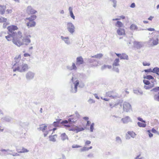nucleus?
<instances>
[{
  "label": "nucleus",
  "instance_id": "obj_61",
  "mask_svg": "<svg viewBox=\"0 0 159 159\" xmlns=\"http://www.w3.org/2000/svg\"><path fill=\"white\" fill-rule=\"evenodd\" d=\"M89 102H93L94 103L95 102L94 100L92 99H90L89 100Z\"/></svg>",
  "mask_w": 159,
  "mask_h": 159
},
{
  "label": "nucleus",
  "instance_id": "obj_41",
  "mask_svg": "<svg viewBox=\"0 0 159 159\" xmlns=\"http://www.w3.org/2000/svg\"><path fill=\"white\" fill-rule=\"evenodd\" d=\"M61 120H59L58 121H57L54 122H53V124L55 126H58L59 125L60 121Z\"/></svg>",
  "mask_w": 159,
  "mask_h": 159
},
{
  "label": "nucleus",
  "instance_id": "obj_16",
  "mask_svg": "<svg viewBox=\"0 0 159 159\" xmlns=\"http://www.w3.org/2000/svg\"><path fill=\"white\" fill-rule=\"evenodd\" d=\"M47 126L45 124H42L40 125V127L38 128V129L44 132L45 130L47 129Z\"/></svg>",
  "mask_w": 159,
  "mask_h": 159
},
{
  "label": "nucleus",
  "instance_id": "obj_5",
  "mask_svg": "<svg viewBox=\"0 0 159 159\" xmlns=\"http://www.w3.org/2000/svg\"><path fill=\"white\" fill-rule=\"evenodd\" d=\"M12 12V10L11 9H8L6 10V7L4 5H0V13L1 15L11 13Z\"/></svg>",
  "mask_w": 159,
  "mask_h": 159
},
{
  "label": "nucleus",
  "instance_id": "obj_43",
  "mask_svg": "<svg viewBox=\"0 0 159 159\" xmlns=\"http://www.w3.org/2000/svg\"><path fill=\"white\" fill-rule=\"evenodd\" d=\"M11 36L13 37V36L11 35ZM11 35L10 34L8 35L7 36H6V39H7V40L8 41H11Z\"/></svg>",
  "mask_w": 159,
  "mask_h": 159
},
{
  "label": "nucleus",
  "instance_id": "obj_36",
  "mask_svg": "<svg viewBox=\"0 0 159 159\" xmlns=\"http://www.w3.org/2000/svg\"><path fill=\"white\" fill-rule=\"evenodd\" d=\"M125 18V16H119V18L113 19H112V20H113V21L118 20H120L121 19H124Z\"/></svg>",
  "mask_w": 159,
  "mask_h": 159
},
{
  "label": "nucleus",
  "instance_id": "obj_44",
  "mask_svg": "<svg viewBox=\"0 0 159 159\" xmlns=\"http://www.w3.org/2000/svg\"><path fill=\"white\" fill-rule=\"evenodd\" d=\"M63 125L66 127V129L67 130H68L67 129L71 128H72V127H73V126H71L70 125Z\"/></svg>",
  "mask_w": 159,
  "mask_h": 159
},
{
  "label": "nucleus",
  "instance_id": "obj_63",
  "mask_svg": "<svg viewBox=\"0 0 159 159\" xmlns=\"http://www.w3.org/2000/svg\"><path fill=\"white\" fill-rule=\"evenodd\" d=\"M91 123V122L89 120H87V125H89Z\"/></svg>",
  "mask_w": 159,
  "mask_h": 159
},
{
  "label": "nucleus",
  "instance_id": "obj_7",
  "mask_svg": "<svg viewBox=\"0 0 159 159\" xmlns=\"http://www.w3.org/2000/svg\"><path fill=\"white\" fill-rule=\"evenodd\" d=\"M123 108L124 111L128 112L132 110V107L129 103L125 102L123 104Z\"/></svg>",
  "mask_w": 159,
  "mask_h": 159
},
{
  "label": "nucleus",
  "instance_id": "obj_58",
  "mask_svg": "<svg viewBox=\"0 0 159 159\" xmlns=\"http://www.w3.org/2000/svg\"><path fill=\"white\" fill-rule=\"evenodd\" d=\"M101 98L102 99L105 101H108L109 100V99H108L107 98H103L102 97Z\"/></svg>",
  "mask_w": 159,
  "mask_h": 159
},
{
  "label": "nucleus",
  "instance_id": "obj_15",
  "mask_svg": "<svg viewBox=\"0 0 159 159\" xmlns=\"http://www.w3.org/2000/svg\"><path fill=\"white\" fill-rule=\"evenodd\" d=\"M89 63L91 66H98V62L94 60H90Z\"/></svg>",
  "mask_w": 159,
  "mask_h": 159
},
{
  "label": "nucleus",
  "instance_id": "obj_25",
  "mask_svg": "<svg viewBox=\"0 0 159 159\" xmlns=\"http://www.w3.org/2000/svg\"><path fill=\"white\" fill-rule=\"evenodd\" d=\"M128 56L125 53H122L120 57V59L128 60Z\"/></svg>",
  "mask_w": 159,
  "mask_h": 159
},
{
  "label": "nucleus",
  "instance_id": "obj_17",
  "mask_svg": "<svg viewBox=\"0 0 159 159\" xmlns=\"http://www.w3.org/2000/svg\"><path fill=\"white\" fill-rule=\"evenodd\" d=\"M158 39L157 38L155 39L153 38H152L150 39L149 41L150 42H152L153 45H156L158 44Z\"/></svg>",
  "mask_w": 159,
  "mask_h": 159
},
{
  "label": "nucleus",
  "instance_id": "obj_11",
  "mask_svg": "<svg viewBox=\"0 0 159 159\" xmlns=\"http://www.w3.org/2000/svg\"><path fill=\"white\" fill-rule=\"evenodd\" d=\"M78 117L76 115H73L70 116V118L68 119L69 122L75 123L77 121Z\"/></svg>",
  "mask_w": 159,
  "mask_h": 159
},
{
  "label": "nucleus",
  "instance_id": "obj_14",
  "mask_svg": "<svg viewBox=\"0 0 159 159\" xmlns=\"http://www.w3.org/2000/svg\"><path fill=\"white\" fill-rule=\"evenodd\" d=\"M134 45L135 48L137 49H139L142 48L143 46V45L141 42L135 41L134 42Z\"/></svg>",
  "mask_w": 159,
  "mask_h": 159
},
{
  "label": "nucleus",
  "instance_id": "obj_48",
  "mask_svg": "<svg viewBox=\"0 0 159 159\" xmlns=\"http://www.w3.org/2000/svg\"><path fill=\"white\" fill-rule=\"evenodd\" d=\"M72 69L73 70H76V67L75 65V63H73L72 64Z\"/></svg>",
  "mask_w": 159,
  "mask_h": 159
},
{
  "label": "nucleus",
  "instance_id": "obj_8",
  "mask_svg": "<svg viewBox=\"0 0 159 159\" xmlns=\"http://www.w3.org/2000/svg\"><path fill=\"white\" fill-rule=\"evenodd\" d=\"M26 11L28 15L31 16L35 15V14L37 12V11L31 6H29L27 7Z\"/></svg>",
  "mask_w": 159,
  "mask_h": 159
},
{
  "label": "nucleus",
  "instance_id": "obj_1",
  "mask_svg": "<svg viewBox=\"0 0 159 159\" xmlns=\"http://www.w3.org/2000/svg\"><path fill=\"white\" fill-rule=\"evenodd\" d=\"M18 29L16 26L13 25H10L7 27L8 31L13 36L12 42L19 47L24 45H28L31 41L28 36H23L22 33L20 31H18L17 33L14 32V31L17 30Z\"/></svg>",
  "mask_w": 159,
  "mask_h": 159
},
{
  "label": "nucleus",
  "instance_id": "obj_3",
  "mask_svg": "<svg viewBox=\"0 0 159 159\" xmlns=\"http://www.w3.org/2000/svg\"><path fill=\"white\" fill-rule=\"evenodd\" d=\"M29 68V67L27 64L23 63L21 65H20L17 67H15L13 69V71H15L18 70L22 72L27 71Z\"/></svg>",
  "mask_w": 159,
  "mask_h": 159
},
{
  "label": "nucleus",
  "instance_id": "obj_20",
  "mask_svg": "<svg viewBox=\"0 0 159 159\" xmlns=\"http://www.w3.org/2000/svg\"><path fill=\"white\" fill-rule=\"evenodd\" d=\"M120 61L119 59V58H116L114 60L113 64L112 66L113 67L115 66H119V62Z\"/></svg>",
  "mask_w": 159,
  "mask_h": 159
},
{
  "label": "nucleus",
  "instance_id": "obj_55",
  "mask_svg": "<svg viewBox=\"0 0 159 159\" xmlns=\"http://www.w3.org/2000/svg\"><path fill=\"white\" fill-rule=\"evenodd\" d=\"M68 120L67 121V120H63L61 122V123L62 124H67L68 123Z\"/></svg>",
  "mask_w": 159,
  "mask_h": 159
},
{
  "label": "nucleus",
  "instance_id": "obj_27",
  "mask_svg": "<svg viewBox=\"0 0 159 159\" xmlns=\"http://www.w3.org/2000/svg\"><path fill=\"white\" fill-rule=\"evenodd\" d=\"M56 137L57 136L56 135H51L49 137V140L50 141L54 142L56 140Z\"/></svg>",
  "mask_w": 159,
  "mask_h": 159
},
{
  "label": "nucleus",
  "instance_id": "obj_52",
  "mask_svg": "<svg viewBox=\"0 0 159 159\" xmlns=\"http://www.w3.org/2000/svg\"><path fill=\"white\" fill-rule=\"evenodd\" d=\"M138 120H139V121L142 122H145V120H143V119L141 117H139L138 118Z\"/></svg>",
  "mask_w": 159,
  "mask_h": 159
},
{
  "label": "nucleus",
  "instance_id": "obj_22",
  "mask_svg": "<svg viewBox=\"0 0 159 159\" xmlns=\"http://www.w3.org/2000/svg\"><path fill=\"white\" fill-rule=\"evenodd\" d=\"M28 152V150L24 148H22L21 149H18V152L19 153H25Z\"/></svg>",
  "mask_w": 159,
  "mask_h": 159
},
{
  "label": "nucleus",
  "instance_id": "obj_13",
  "mask_svg": "<svg viewBox=\"0 0 159 159\" xmlns=\"http://www.w3.org/2000/svg\"><path fill=\"white\" fill-rule=\"evenodd\" d=\"M116 32L120 36H123L125 35V30L124 29L119 28Z\"/></svg>",
  "mask_w": 159,
  "mask_h": 159
},
{
  "label": "nucleus",
  "instance_id": "obj_53",
  "mask_svg": "<svg viewBox=\"0 0 159 159\" xmlns=\"http://www.w3.org/2000/svg\"><path fill=\"white\" fill-rule=\"evenodd\" d=\"M80 147H81V146H79V145H73L72 146V148H80Z\"/></svg>",
  "mask_w": 159,
  "mask_h": 159
},
{
  "label": "nucleus",
  "instance_id": "obj_26",
  "mask_svg": "<svg viewBox=\"0 0 159 159\" xmlns=\"http://www.w3.org/2000/svg\"><path fill=\"white\" fill-rule=\"evenodd\" d=\"M138 28L137 25L134 24H132L130 27V29L132 30H137Z\"/></svg>",
  "mask_w": 159,
  "mask_h": 159
},
{
  "label": "nucleus",
  "instance_id": "obj_34",
  "mask_svg": "<svg viewBox=\"0 0 159 159\" xmlns=\"http://www.w3.org/2000/svg\"><path fill=\"white\" fill-rule=\"evenodd\" d=\"M151 91H153L154 92H157L158 93H159V87H156L151 90Z\"/></svg>",
  "mask_w": 159,
  "mask_h": 159
},
{
  "label": "nucleus",
  "instance_id": "obj_50",
  "mask_svg": "<svg viewBox=\"0 0 159 159\" xmlns=\"http://www.w3.org/2000/svg\"><path fill=\"white\" fill-rule=\"evenodd\" d=\"M91 143V142L90 141H89V140H87L85 142V145H88L90 144Z\"/></svg>",
  "mask_w": 159,
  "mask_h": 159
},
{
  "label": "nucleus",
  "instance_id": "obj_31",
  "mask_svg": "<svg viewBox=\"0 0 159 159\" xmlns=\"http://www.w3.org/2000/svg\"><path fill=\"white\" fill-rule=\"evenodd\" d=\"M144 79H146L147 80H151L152 79L153 80V81H154V79L153 77L151 75H147L146 76L144 77Z\"/></svg>",
  "mask_w": 159,
  "mask_h": 159
},
{
  "label": "nucleus",
  "instance_id": "obj_54",
  "mask_svg": "<svg viewBox=\"0 0 159 159\" xmlns=\"http://www.w3.org/2000/svg\"><path fill=\"white\" fill-rule=\"evenodd\" d=\"M147 30L149 31H154L155 30L153 28H148Z\"/></svg>",
  "mask_w": 159,
  "mask_h": 159
},
{
  "label": "nucleus",
  "instance_id": "obj_35",
  "mask_svg": "<svg viewBox=\"0 0 159 159\" xmlns=\"http://www.w3.org/2000/svg\"><path fill=\"white\" fill-rule=\"evenodd\" d=\"M128 134L131 137L134 138L136 135L135 133L133 131H129Z\"/></svg>",
  "mask_w": 159,
  "mask_h": 159
},
{
  "label": "nucleus",
  "instance_id": "obj_56",
  "mask_svg": "<svg viewBox=\"0 0 159 159\" xmlns=\"http://www.w3.org/2000/svg\"><path fill=\"white\" fill-rule=\"evenodd\" d=\"M24 56L25 57H30V55L28 53H25L24 54Z\"/></svg>",
  "mask_w": 159,
  "mask_h": 159
},
{
  "label": "nucleus",
  "instance_id": "obj_33",
  "mask_svg": "<svg viewBox=\"0 0 159 159\" xmlns=\"http://www.w3.org/2000/svg\"><path fill=\"white\" fill-rule=\"evenodd\" d=\"M152 72L157 74H158V73L159 72V68L157 67L154 68L152 70Z\"/></svg>",
  "mask_w": 159,
  "mask_h": 159
},
{
  "label": "nucleus",
  "instance_id": "obj_40",
  "mask_svg": "<svg viewBox=\"0 0 159 159\" xmlns=\"http://www.w3.org/2000/svg\"><path fill=\"white\" fill-rule=\"evenodd\" d=\"M152 34H153L156 37H159V31H156L155 32L152 33Z\"/></svg>",
  "mask_w": 159,
  "mask_h": 159
},
{
  "label": "nucleus",
  "instance_id": "obj_51",
  "mask_svg": "<svg viewBox=\"0 0 159 159\" xmlns=\"http://www.w3.org/2000/svg\"><path fill=\"white\" fill-rule=\"evenodd\" d=\"M144 71L145 72H152V70L151 69H148L145 70Z\"/></svg>",
  "mask_w": 159,
  "mask_h": 159
},
{
  "label": "nucleus",
  "instance_id": "obj_42",
  "mask_svg": "<svg viewBox=\"0 0 159 159\" xmlns=\"http://www.w3.org/2000/svg\"><path fill=\"white\" fill-rule=\"evenodd\" d=\"M61 137L63 139H65L67 138V136L65 133L61 134Z\"/></svg>",
  "mask_w": 159,
  "mask_h": 159
},
{
  "label": "nucleus",
  "instance_id": "obj_24",
  "mask_svg": "<svg viewBox=\"0 0 159 159\" xmlns=\"http://www.w3.org/2000/svg\"><path fill=\"white\" fill-rule=\"evenodd\" d=\"M115 25L116 27H118L119 28L123 27L124 26L123 23L120 21H117Z\"/></svg>",
  "mask_w": 159,
  "mask_h": 159
},
{
  "label": "nucleus",
  "instance_id": "obj_18",
  "mask_svg": "<svg viewBox=\"0 0 159 159\" xmlns=\"http://www.w3.org/2000/svg\"><path fill=\"white\" fill-rule=\"evenodd\" d=\"M84 63V60L82 57H80L76 58V64H81Z\"/></svg>",
  "mask_w": 159,
  "mask_h": 159
},
{
  "label": "nucleus",
  "instance_id": "obj_46",
  "mask_svg": "<svg viewBox=\"0 0 159 159\" xmlns=\"http://www.w3.org/2000/svg\"><path fill=\"white\" fill-rule=\"evenodd\" d=\"M94 123H92L91 125H90V130L91 131L93 132V129H94Z\"/></svg>",
  "mask_w": 159,
  "mask_h": 159
},
{
  "label": "nucleus",
  "instance_id": "obj_2",
  "mask_svg": "<svg viewBox=\"0 0 159 159\" xmlns=\"http://www.w3.org/2000/svg\"><path fill=\"white\" fill-rule=\"evenodd\" d=\"M37 18L36 15L31 16L30 17H27L25 19V23L28 28L35 27L36 25L34 21Z\"/></svg>",
  "mask_w": 159,
  "mask_h": 159
},
{
  "label": "nucleus",
  "instance_id": "obj_21",
  "mask_svg": "<svg viewBox=\"0 0 159 159\" xmlns=\"http://www.w3.org/2000/svg\"><path fill=\"white\" fill-rule=\"evenodd\" d=\"M112 68L111 65H104L101 67V69L102 70H104L107 69H111Z\"/></svg>",
  "mask_w": 159,
  "mask_h": 159
},
{
  "label": "nucleus",
  "instance_id": "obj_45",
  "mask_svg": "<svg viewBox=\"0 0 159 159\" xmlns=\"http://www.w3.org/2000/svg\"><path fill=\"white\" fill-rule=\"evenodd\" d=\"M143 65L144 66H149L150 65V63L149 62H147L146 61H144L143 62Z\"/></svg>",
  "mask_w": 159,
  "mask_h": 159
},
{
  "label": "nucleus",
  "instance_id": "obj_4",
  "mask_svg": "<svg viewBox=\"0 0 159 159\" xmlns=\"http://www.w3.org/2000/svg\"><path fill=\"white\" fill-rule=\"evenodd\" d=\"M143 82L145 84L144 87L146 89H150L154 86V81H152L151 82L148 80H143Z\"/></svg>",
  "mask_w": 159,
  "mask_h": 159
},
{
  "label": "nucleus",
  "instance_id": "obj_12",
  "mask_svg": "<svg viewBox=\"0 0 159 159\" xmlns=\"http://www.w3.org/2000/svg\"><path fill=\"white\" fill-rule=\"evenodd\" d=\"M120 103L119 100H114L111 102L109 103L110 107L111 108H112L114 107H116Z\"/></svg>",
  "mask_w": 159,
  "mask_h": 159
},
{
  "label": "nucleus",
  "instance_id": "obj_19",
  "mask_svg": "<svg viewBox=\"0 0 159 159\" xmlns=\"http://www.w3.org/2000/svg\"><path fill=\"white\" fill-rule=\"evenodd\" d=\"M111 93H113V91H110L107 93L106 95L108 96L113 98H114L117 97V95L111 94Z\"/></svg>",
  "mask_w": 159,
  "mask_h": 159
},
{
  "label": "nucleus",
  "instance_id": "obj_6",
  "mask_svg": "<svg viewBox=\"0 0 159 159\" xmlns=\"http://www.w3.org/2000/svg\"><path fill=\"white\" fill-rule=\"evenodd\" d=\"M85 127L84 126H82L81 125H79L77 126H73L71 128H68L67 129L69 131H75L76 133L82 131L84 130Z\"/></svg>",
  "mask_w": 159,
  "mask_h": 159
},
{
  "label": "nucleus",
  "instance_id": "obj_30",
  "mask_svg": "<svg viewBox=\"0 0 159 159\" xmlns=\"http://www.w3.org/2000/svg\"><path fill=\"white\" fill-rule=\"evenodd\" d=\"M92 146H90L89 148H86L85 147H84L83 148H82L80 149L81 152H84L85 151H86L89 150V149H91L92 148Z\"/></svg>",
  "mask_w": 159,
  "mask_h": 159
},
{
  "label": "nucleus",
  "instance_id": "obj_9",
  "mask_svg": "<svg viewBox=\"0 0 159 159\" xmlns=\"http://www.w3.org/2000/svg\"><path fill=\"white\" fill-rule=\"evenodd\" d=\"M67 28L68 31L71 34H73L75 31V26L73 24L70 22L67 24Z\"/></svg>",
  "mask_w": 159,
  "mask_h": 159
},
{
  "label": "nucleus",
  "instance_id": "obj_29",
  "mask_svg": "<svg viewBox=\"0 0 159 159\" xmlns=\"http://www.w3.org/2000/svg\"><path fill=\"white\" fill-rule=\"evenodd\" d=\"M146 122H138L137 123L138 125L140 127H144L146 126Z\"/></svg>",
  "mask_w": 159,
  "mask_h": 159
},
{
  "label": "nucleus",
  "instance_id": "obj_59",
  "mask_svg": "<svg viewBox=\"0 0 159 159\" xmlns=\"http://www.w3.org/2000/svg\"><path fill=\"white\" fill-rule=\"evenodd\" d=\"M116 56H117L118 57H119L120 58V57L121 55V54H119V53H116Z\"/></svg>",
  "mask_w": 159,
  "mask_h": 159
},
{
  "label": "nucleus",
  "instance_id": "obj_39",
  "mask_svg": "<svg viewBox=\"0 0 159 159\" xmlns=\"http://www.w3.org/2000/svg\"><path fill=\"white\" fill-rule=\"evenodd\" d=\"M154 98L155 100L159 101V93L158 95H155L154 96Z\"/></svg>",
  "mask_w": 159,
  "mask_h": 159
},
{
  "label": "nucleus",
  "instance_id": "obj_47",
  "mask_svg": "<svg viewBox=\"0 0 159 159\" xmlns=\"http://www.w3.org/2000/svg\"><path fill=\"white\" fill-rule=\"evenodd\" d=\"M152 133H157V134H159V133L154 128H153L152 129Z\"/></svg>",
  "mask_w": 159,
  "mask_h": 159
},
{
  "label": "nucleus",
  "instance_id": "obj_60",
  "mask_svg": "<svg viewBox=\"0 0 159 159\" xmlns=\"http://www.w3.org/2000/svg\"><path fill=\"white\" fill-rule=\"evenodd\" d=\"M153 18V16H150L148 18V19L150 20H152Z\"/></svg>",
  "mask_w": 159,
  "mask_h": 159
},
{
  "label": "nucleus",
  "instance_id": "obj_37",
  "mask_svg": "<svg viewBox=\"0 0 159 159\" xmlns=\"http://www.w3.org/2000/svg\"><path fill=\"white\" fill-rule=\"evenodd\" d=\"M21 56L20 55H19L18 56H16L15 58V59L16 61V62L19 61L21 60Z\"/></svg>",
  "mask_w": 159,
  "mask_h": 159
},
{
  "label": "nucleus",
  "instance_id": "obj_57",
  "mask_svg": "<svg viewBox=\"0 0 159 159\" xmlns=\"http://www.w3.org/2000/svg\"><path fill=\"white\" fill-rule=\"evenodd\" d=\"M135 7V4L134 3L131 4L130 6V7L131 8H134Z\"/></svg>",
  "mask_w": 159,
  "mask_h": 159
},
{
  "label": "nucleus",
  "instance_id": "obj_62",
  "mask_svg": "<svg viewBox=\"0 0 159 159\" xmlns=\"http://www.w3.org/2000/svg\"><path fill=\"white\" fill-rule=\"evenodd\" d=\"M3 130V129L0 126V132H2Z\"/></svg>",
  "mask_w": 159,
  "mask_h": 159
},
{
  "label": "nucleus",
  "instance_id": "obj_28",
  "mask_svg": "<svg viewBox=\"0 0 159 159\" xmlns=\"http://www.w3.org/2000/svg\"><path fill=\"white\" fill-rule=\"evenodd\" d=\"M69 11H70V15L71 17L73 19H75V16L74 15L72 11V8L71 7H70L69 8Z\"/></svg>",
  "mask_w": 159,
  "mask_h": 159
},
{
  "label": "nucleus",
  "instance_id": "obj_38",
  "mask_svg": "<svg viewBox=\"0 0 159 159\" xmlns=\"http://www.w3.org/2000/svg\"><path fill=\"white\" fill-rule=\"evenodd\" d=\"M79 85V81L78 80H76L75 81V92H76L77 91V87Z\"/></svg>",
  "mask_w": 159,
  "mask_h": 159
},
{
  "label": "nucleus",
  "instance_id": "obj_64",
  "mask_svg": "<svg viewBox=\"0 0 159 159\" xmlns=\"http://www.w3.org/2000/svg\"><path fill=\"white\" fill-rule=\"evenodd\" d=\"M94 95L95 96V97L96 98H97L98 99H99V98L98 97V96L97 95V94H94Z\"/></svg>",
  "mask_w": 159,
  "mask_h": 159
},
{
  "label": "nucleus",
  "instance_id": "obj_23",
  "mask_svg": "<svg viewBox=\"0 0 159 159\" xmlns=\"http://www.w3.org/2000/svg\"><path fill=\"white\" fill-rule=\"evenodd\" d=\"M103 54L102 53L98 54L96 55L92 56V57L95 58L97 59H100L103 57Z\"/></svg>",
  "mask_w": 159,
  "mask_h": 159
},
{
  "label": "nucleus",
  "instance_id": "obj_32",
  "mask_svg": "<svg viewBox=\"0 0 159 159\" xmlns=\"http://www.w3.org/2000/svg\"><path fill=\"white\" fill-rule=\"evenodd\" d=\"M129 119V117L128 116H126L122 119V120L124 123H126L128 122Z\"/></svg>",
  "mask_w": 159,
  "mask_h": 159
},
{
  "label": "nucleus",
  "instance_id": "obj_49",
  "mask_svg": "<svg viewBox=\"0 0 159 159\" xmlns=\"http://www.w3.org/2000/svg\"><path fill=\"white\" fill-rule=\"evenodd\" d=\"M147 132L148 133V134L149 137H151L153 136V134L151 133L150 130H148L147 131Z\"/></svg>",
  "mask_w": 159,
  "mask_h": 159
},
{
  "label": "nucleus",
  "instance_id": "obj_10",
  "mask_svg": "<svg viewBox=\"0 0 159 159\" xmlns=\"http://www.w3.org/2000/svg\"><path fill=\"white\" fill-rule=\"evenodd\" d=\"M7 19L6 18L3 17H0V23H4L3 25V27L4 28H6L7 25L9 24V23L7 22Z\"/></svg>",
  "mask_w": 159,
  "mask_h": 159
}]
</instances>
